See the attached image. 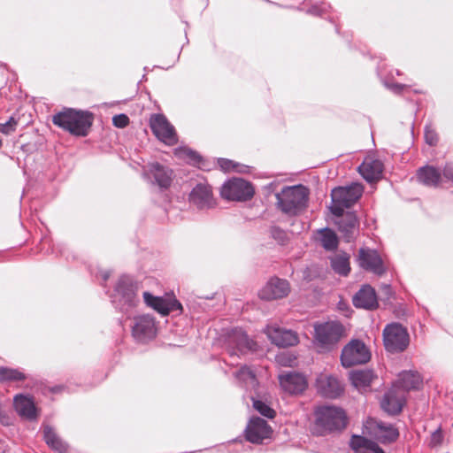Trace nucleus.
I'll return each mask as SVG.
<instances>
[{"mask_svg": "<svg viewBox=\"0 0 453 453\" xmlns=\"http://www.w3.org/2000/svg\"><path fill=\"white\" fill-rule=\"evenodd\" d=\"M312 434L318 436L340 433L348 425V416L344 409L333 404H322L314 409Z\"/></svg>", "mask_w": 453, "mask_h": 453, "instance_id": "nucleus-1", "label": "nucleus"}, {"mask_svg": "<svg viewBox=\"0 0 453 453\" xmlns=\"http://www.w3.org/2000/svg\"><path fill=\"white\" fill-rule=\"evenodd\" d=\"M141 283L133 276L123 274L117 280L111 301L118 311L128 313L140 303Z\"/></svg>", "mask_w": 453, "mask_h": 453, "instance_id": "nucleus-2", "label": "nucleus"}, {"mask_svg": "<svg viewBox=\"0 0 453 453\" xmlns=\"http://www.w3.org/2000/svg\"><path fill=\"white\" fill-rule=\"evenodd\" d=\"M92 122V113L73 108H65L52 116L55 126L76 136H87Z\"/></svg>", "mask_w": 453, "mask_h": 453, "instance_id": "nucleus-3", "label": "nucleus"}, {"mask_svg": "<svg viewBox=\"0 0 453 453\" xmlns=\"http://www.w3.org/2000/svg\"><path fill=\"white\" fill-rule=\"evenodd\" d=\"M278 208L288 215H297L305 209L309 199V189L302 185L284 187L275 195Z\"/></svg>", "mask_w": 453, "mask_h": 453, "instance_id": "nucleus-4", "label": "nucleus"}, {"mask_svg": "<svg viewBox=\"0 0 453 453\" xmlns=\"http://www.w3.org/2000/svg\"><path fill=\"white\" fill-rule=\"evenodd\" d=\"M364 188L358 183L347 187L334 188L331 192V212L334 216H342L344 209L350 208L362 196Z\"/></svg>", "mask_w": 453, "mask_h": 453, "instance_id": "nucleus-5", "label": "nucleus"}, {"mask_svg": "<svg viewBox=\"0 0 453 453\" xmlns=\"http://www.w3.org/2000/svg\"><path fill=\"white\" fill-rule=\"evenodd\" d=\"M383 342L388 352L395 354L404 351L410 344L407 329L399 323H391L383 330Z\"/></svg>", "mask_w": 453, "mask_h": 453, "instance_id": "nucleus-6", "label": "nucleus"}, {"mask_svg": "<svg viewBox=\"0 0 453 453\" xmlns=\"http://www.w3.org/2000/svg\"><path fill=\"white\" fill-rule=\"evenodd\" d=\"M371 352L363 341L351 340L345 345L341 354V363L344 367L364 365L370 361Z\"/></svg>", "mask_w": 453, "mask_h": 453, "instance_id": "nucleus-7", "label": "nucleus"}, {"mask_svg": "<svg viewBox=\"0 0 453 453\" xmlns=\"http://www.w3.org/2000/svg\"><path fill=\"white\" fill-rule=\"evenodd\" d=\"M220 194L228 201L245 202L253 197L255 190L250 182L242 178H234L223 184Z\"/></svg>", "mask_w": 453, "mask_h": 453, "instance_id": "nucleus-8", "label": "nucleus"}, {"mask_svg": "<svg viewBox=\"0 0 453 453\" xmlns=\"http://www.w3.org/2000/svg\"><path fill=\"white\" fill-rule=\"evenodd\" d=\"M157 331V322L152 315L143 314L134 317L132 335L137 342L146 343L153 340Z\"/></svg>", "mask_w": 453, "mask_h": 453, "instance_id": "nucleus-9", "label": "nucleus"}, {"mask_svg": "<svg viewBox=\"0 0 453 453\" xmlns=\"http://www.w3.org/2000/svg\"><path fill=\"white\" fill-rule=\"evenodd\" d=\"M314 330L316 341L327 350L332 349L337 344L343 333V327L338 322L319 324L315 326Z\"/></svg>", "mask_w": 453, "mask_h": 453, "instance_id": "nucleus-10", "label": "nucleus"}, {"mask_svg": "<svg viewBox=\"0 0 453 453\" xmlns=\"http://www.w3.org/2000/svg\"><path fill=\"white\" fill-rule=\"evenodd\" d=\"M150 127L155 136L166 144L177 142V135L173 125L163 114H153L150 119Z\"/></svg>", "mask_w": 453, "mask_h": 453, "instance_id": "nucleus-11", "label": "nucleus"}, {"mask_svg": "<svg viewBox=\"0 0 453 453\" xmlns=\"http://www.w3.org/2000/svg\"><path fill=\"white\" fill-rule=\"evenodd\" d=\"M142 297L148 307L152 308L162 316L177 311L182 312L181 303L174 297L157 296L148 291L143 292Z\"/></svg>", "mask_w": 453, "mask_h": 453, "instance_id": "nucleus-12", "label": "nucleus"}, {"mask_svg": "<svg viewBox=\"0 0 453 453\" xmlns=\"http://www.w3.org/2000/svg\"><path fill=\"white\" fill-rule=\"evenodd\" d=\"M357 260L361 268L375 275L381 276L387 272L383 260L376 250L360 248Z\"/></svg>", "mask_w": 453, "mask_h": 453, "instance_id": "nucleus-13", "label": "nucleus"}, {"mask_svg": "<svg viewBox=\"0 0 453 453\" xmlns=\"http://www.w3.org/2000/svg\"><path fill=\"white\" fill-rule=\"evenodd\" d=\"M316 388L318 393L330 399L339 397L343 392V387L340 380L332 375L320 373L316 379Z\"/></svg>", "mask_w": 453, "mask_h": 453, "instance_id": "nucleus-14", "label": "nucleus"}, {"mask_svg": "<svg viewBox=\"0 0 453 453\" xmlns=\"http://www.w3.org/2000/svg\"><path fill=\"white\" fill-rule=\"evenodd\" d=\"M272 434V429L267 421L255 417L250 418L246 429V440L251 443L259 444L266 438H269Z\"/></svg>", "mask_w": 453, "mask_h": 453, "instance_id": "nucleus-15", "label": "nucleus"}, {"mask_svg": "<svg viewBox=\"0 0 453 453\" xmlns=\"http://www.w3.org/2000/svg\"><path fill=\"white\" fill-rule=\"evenodd\" d=\"M279 382L281 388L290 395L302 394L308 386L305 376L296 372L280 374Z\"/></svg>", "mask_w": 453, "mask_h": 453, "instance_id": "nucleus-16", "label": "nucleus"}, {"mask_svg": "<svg viewBox=\"0 0 453 453\" xmlns=\"http://www.w3.org/2000/svg\"><path fill=\"white\" fill-rule=\"evenodd\" d=\"M289 292L290 286L287 280L273 277L261 289L259 296L264 300H275L287 296Z\"/></svg>", "mask_w": 453, "mask_h": 453, "instance_id": "nucleus-17", "label": "nucleus"}, {"mask_svg": "<svg viewBox=\"0 0 453 453\" xmlns=\"http://www.w3.org/2000/svg\"><path fill=\"white\" fill-rule=\"evenodd\" d=\"M189 202L198 209H209L214 205L211 188L206 183H197L189 194Z\"/></svg>", "mask_w": 453, "mask_h": 453, "instance_id": "nucleus-18", "label": "nucleus"}, {"mask_svg": "<svg viewBox=\"0 0 453 453\" xmlns=\"http://www.w3.org/2000/svg\"><path fill=\"white\" fill-rule=\"evenodd\" d=\"M357 170L368 183H372L382 178L384 165L380 159L367 157L357 167Z\"/></svg>", "mask_w": 453, "mask_h": 453, "instance_id": "nucleus-19", "label": "nucleus"}, {"mask_svg": "<svg viewBox=\"0 0 453 453\" xmlns=\"http://www.w3.org/2000/svg\"><path fill=\"white\" fill-rule=\"evenodd\" d=\"M336 217L339 218L336 221L338 230L342 234L346 242H351L359 226L357 216L353 211H348L343 212L342 216Z\"/></svg>", "mask_w": 453, "mask_h": 453, "instance_id": "nucleus-20", "label": "nucleus"}, {"mask_svg": "<svg viewBox=\"0 0 453 453\" xmlns=\"http://www.w3.org/2000/svg\"><path fill=\"white\" fill-rule=\"evenodd\" d=\"M352 303L356 308L370 311L376 309L378 307V301L374 288L370 285H363L354 295Z\"/></svg>", "mask_w": 453, "mask_h": 453, "instance_id": "nucleus-21", "label": "nucleus"}, {"mask_svg": "<svg viewBox=\"0 0 453 453\" xmlns=\"http://www.w3.org/2000/svg\"><path fill=\"white\" fill-rule=\"evenodd\" d=\"M267 334L272 342L279 347L295 346L299 342L296 332L280 327H268Z\"/></svg>", "mask_w": 453, "mask_h": 453, "instance_id": "nucleus-22", "label": "nucleus"}, {"mask_svg": "<svg viewBox=\"0 0 453 453\" xmlns=\"http://www.w3.org/2000/svg\"><path fill=\"white\" fill-rule=\"evenodd\" d=\"M145 174L152 176L155 183L161 188H168L171 186L173 171L157 162L150 164Z\"/></svg>", "mask_w": 453, "mask_h": 453, "instance_id": "nucleus-23", "label": "nucleus"}, {"mask_svg": "<svg viewBox=\"0 0 453 453\" xmlns=\"http://www.w3.org/2000/svg\"><path fill=\"white\" fill-rule=\"evenodd\" d=\"M405 400L398 396L395 389L387 391L380 401L381 409L389 415H398L404 405Z\"/></svg>", "mask_w": 453, "mask_h": 453, "instance_id": "nucleus-24", "label": "nucleus"}, {"mask_svg": "<svg viewBox=\"0 0 453 453\" xmlns=\"http://www.w3.org/2000/svg\"><path fill=\"white\" fill-rule=\"evenodd\" d=\"M229 343L234 345L241 353L255 350L257 347V343L250 339L246 332L242 328H234L232 330L229 334Z\"/></svg>", "mask_w": 453, "mask_h": 453, "instance_id": "nucleus-25", "label": "nucleus"}, {"mask_svg": "<svg viewBox=\"0 0 453 453\" xmlns=\"http://www.w3.org/2000/svg\"><path fill=\"white\" fill-rule=\"evenodd\" d=\"M349 446L355 453H384L377 442L362 435H352Z\"/></svg>", "mask_w": 453, "mask_h": 453, "instance_id": "nucleus-26", "label": "nucleus"}, {"mask_svg": "<svg viewBox=\"0 0 453 453\" xmlns=\"http://www.w3.org/2000/svg\"><path fill=\"white\" fill-rule=\"evenodd\" d=\"M417 178L425 186L436 188L441 180V173L434 166L425 165L418 170Z\"/></svg>", "mask_w": 453, "mask_h": 453, "instance_id": "nucleus-27", "label": "nucleus"}, {"mask_svg": "<svg viewBox=\"0 0 453 453\" xmlns=\"http://www.w3.org/2000/svg\"><path fill=\"white\" fill-rule=\"evenodd\" d=\"M397 384L406 391L418 389L422 384V378L418 372L403 371L398 375Z\"/></svg>", "mask_w": 453, "mask_h": 453, "instance_id": "nucleus-28", "label": "nucleus"}, {"mask_svg": "<svg viewBox=\"0 0 453 453\" xmlns=\"http://www.w3.org/2000/svg\"><path fill=\"white\" fill-rule=\"evenodd\" d=\"M14 405L17 412L30 420L36 418V409L33 401L22 395L14 398Z\"/></svg>", "mask_w": 453, "mask_h": 453, "instance_id": "nucleus-29", "label": "nucleus"}, {"mask_svg": "<svg viewBox=\"0 0 453 453\" xmlns=\"http://www.w3.org/2000/svg\"><path fill=\"white\" fill-rule=\"evenodd\" d=\"M398 429L392 424L380 422L377 424V439L383 444H390L397 441Z\"/></svg>", "mask_w": 453, "mask_h": 453, "instance_id": "nucleus-30", "label": "nucleus"}, {"mask_svg": "<svg viewBox=\"0 0 453 453\" xmlns=\"http://www.w3.org/2000/svg\"><path fill=\"white\" fill-rule=\"evenodd\" d=\"M375 375L372 370H357L350 373V380L355 388L365 390L370 388Z\"/></svg>", "mask_w": 453, "mask_h": 453, "instance_id": "nucleus-31", "label": "nucleus"}, {"mask_svg": "<svg viewBox=\"0 0 453 453\" xmlns=\"http://www.w3.org/2000/svg\"><path fill=\"white\" fill-rule=\"evenodd\" d=\"M333 270L341 276H347L350 272L349 256L342 253L331 259Z\"/></svg>", "mask_w": 453, "mask_h": 453, "instance_id": "nucleus-32", "label": "nucleus"}, {"mask_svg": "<svg viewBox=\"0 0 453 453\" xmlns=\"http://www.w3.org/2000/svg\"><path fill=\"white\" fill-rule=\"evenodd\" d=\"M319 241L321 246L328 251L336 250L339 243L336 234L328 227L320 230Z\"/></svg>", "mask_w": 453, "mask_h": 453, "instance_id": "nucleus-33", "label": "nucleus"}, {"mask_svg": "<svg viewBox=\"0 0 453 453\" xmlns=\"http://www.w3.org/2000/svg\"><path fill=\"white\" fill-rule=\"evenodd\" d=\"M26 379V374L18 369L0 366V381H23Z\"/></svg>", "mask_w": 453, "mask_h": 453, "instance_id": "nucleus-34", "label": "nucleus"}, {"mask_svg": "<svg viewBox=\"0 0 453 453\" xmlns=\"http://www.w3.org/2000/svg\"><path fill=\"white\" fill-rule=\"evenodd\" d=\"M177 154L184 157L183 159L187 160L190 165L202 168L203 159L196 151L185 148L178 150Z\"/></svg>", "mask_w": 453, "mask_h": 453, "instance_id": "nucleus-35", "label": "nucleus"}, {"mask_svg": "<svg viewBox=\"0 0 453 453\" xmlns=\"http://www.w3.org/2000/svg\"><path fill=\"white\" fill-rule=\"evenodd\" d=\"M253 408L262 416L267 418H273L276 412L266 403L262 400L252 398Z\"/></svg>", "mask_w": 453, "mask_h": 453, "instance_id": "nucleus-36", "label": "nucleus"}, {"mask_svg": "<svg viewBox=\"0 0 453 453\" xmlns=\"http://www.w3.org/2000/svg\"><path fill=\"white\" fill-rule=\"evenodd\" d=\"M235 377L242 381L250 380L251 382L256 380V374L247 365L242 366L236 372Z\"/></svg>", "mask_w": 453, "mask_h": 453, "instance_id": "nucleus-37", "label": "nucleus"}, {"mask_svg": "<svg viewBox=\"0 0 453 453\" xmlns=\"http://www.w3.org/2000/svg\"><path fill=\"white\" fill-rule=\"evenodd\" d=\"M270 235L281 245L285 244L288 240L287 233L277 226H271Z\"/></svg>", "mask_w": 453, "mask_h": 453, "instance_id": "nucleus-38", "label": "nucleus"}, {"mask_svg": "<svg viewBox=\"0 0 453 453\" xmlns=\"http://www.w3.org/2000/svg\"><path fill=\"white\" fill-rule=\"evenodd\" d=\"M18 126V119L11 117L5 123H0V133L4 134H11L13 133Z\"/></svg>", "mask_w": 453, "mask_h": 453, "instance_id": "nucleus-39", "label": "nucleus"}, {"mask_svg": "<svg viewBox=\"0 0 453 453\" xmlns=\"http://www.w3.org/2000/svg\"><path fill=\"white\" fill-rule=\"evenodd\" d=\"M424 136L426 142L430 146H434L438 142V135L434 129L431 126L426 125L424 129Z\"/></svg>", "mask_w": 453, "mask_h": 453, "instance_id": "nucleus-40", "label": "nucleus"}, {"mask_svg": "<svg viewBox=\"0 0 453 453\" xmlns=\"http://www.w3.org/2000/svg\"><path fill=\"white\" fill-rule=\"evenodd\" d=\"M43 439L47 445L49 446L50 444L54 443L60 438L51 426L46 425L43 426Z\"/></svg>", "mask_w": 453, "mask_h": 453, "instance_id": "nucleus-41", "label": "nucleus"}, {"mask_svg": "<svg viewBox=\"0 0 453 453\" xmlns=\"http://www.w3.org/2000/svg\"><path fill=\"white\" fill-rule=\"evenodd\" d=\"M218 164L221 170L225 172L229 171H239L238 167L240 166L239 164L234 163V161L226 158H219Z\"/></svg>", "mask_w": 453, "mask_h": 453, "instance_id": "nucleus-42", "label": "nucleus"}, {"mask_svg": "<svg viewBox=\"0 0 453 453\" xmlns=\"http://www.w3.org/2000/svg\"><path fill=\"white\" fill-rule=\"evenodd\" d=\"M0 424L4 426H9L12 424V417L10 415V411L3 405L0 402Z\"/></svg>", "mask_w": 453, "mask_h": 453, "instance_id": "nucleus-43", "label": "nucleus"}, {"mask_svg": "<svg viewBox=\"0 0 453 453\" xmlns=\"http://www.w3.org/2000/svg\"><path fill=\"white\" fill-rule=\"evenodd\" d=\"M112 124L119 128H124L129 124V118L124 113L117 114L112 118Z\"/></svg>", "mask_w": 453, "mask_h": 453, "instance_id": "nucleus-44", "label": "nucleus"}, {"mask_svg": "<svg viewBox=\"0 0 453 453\" xmlns=\"http://www.w3.org/2000/svg\"><path fill=\"white\" fill-rule=\"evenodd\" d=\"M49 447H50L57 453H68V445L61 439L58 440L52 444H50Z\"/></svg>", "mask_w": 453, "mask_h": 453, "instance_id": "nucleus-45", "label": "nucleus"}, {"mask_svg": "<svg viewBox=\"0 0 453 453\" xmlns=\"http://www.w3.org/2000/svg\"><path fill=\"white\" fill-rule=\"evenodd\" d=\"M443 435L441 428L436 429L431 434L430 444L433 446L439 445L442 442Z\"/></svg>", "mask_w": 453, "mask_h": 453, "instance_id": "nucleus-46", "label": "nucleus"}, {"mask_svg": "<svg viewBox=\"0 0 453 453\" xmlns=\"http://www.w3.org/2000/svg\"><path fill=\"white\" fill-rule=\"evenodd\" d=\"M386 87L390 89L395 94H400L403 92L404 88H406L408 86L405 84H401L397 82H392V83H385Z\"/></svg>", "mask_w": 453, "mask_h": 453, "instance_id": "nucleus-47", "label": "nucleus"}, {"mask_svg": "<svg viewBox=\"0 0 453 453\" xmlns=\"http://www.w3.org/2000/svg\"><path fill=\"white\" fill-rule=\"evenodd\" d=\"M442 173H443V177L446 180L453 182V165L452 164H446L443 168Z\"/></svg>", "mask_w": 453, "mask_h": 453, "instance_id": "nucleus-48", "label": "nucleus"}, {"mask_svg": "<svg viewBox=\"0 0 453 453\" xmlns=\"http://www.w3.org/2000/svg\"><path fill=\"white\" fill-rule=\"evenodd\" d=\"M278 362L284 366H291L293 359L290 356L280 355L277 357Z\"/></svg>", "mask_w": 453, "mask_h": 453, "instance_id": "nucleus-49", "label": "nucleus"}, {"mask_svg": "<svg viewBox=\"0 0 453 453\" xmlns=\"http://www.w3.org/2000/svg\"><path fill=\"white\" fill-rule=\"evenodd\" d=\"M63 389H64V386L59 385V386L52 387L50 390L52 393L56 394V393L61 392Z\"/></svg>", "mask_w": 453, "mask_h": 453, "instance_id": "nucleus-50", "label": "nucleus"}, {"mask_svg": "<svg viewBox=\"0 0 453 453\" xmlns=\"http://www.w3.org/2000/svg\"><path fill=\"white\" fill-rule=\"evenodd\" d=\"M109 277H110V273H107V272L104 273V274H103L104 281H106L109 279Z\"/></svg>", "mask_w": 453, "mask_h": 453, "instance_id": "nucleus-51", "label": "nucleus"}, {"mask_svg": "<svg viewBox=\"0 0 453 453\" xmlns=\"http://www.w3.org/2000/svg\"><path fill=\"white\" fill-rule=\"evenodd\" d=\"M307 12L311 14H317V10L315 8L309 9Z\"/></svg>", "mask_w": 453, "mask_h": 453, "instance_id": "nucleus-52", "label": "nucleus"}, {"mask_svg": "<svg viewBox=\"0 0 453 453\" xmlns=\"http://www.w3.org/2000/svg\"><path fill=\"white\" fill-rule=\"evenodd\" d=\"M231 355H237V353H236L234 350H233V351L231 352Z\"/></svg>", "mask_w": 453, "mask_h": 453, "instance_id": "nucleus-53", "label": "nucleus"}, {"mask_svg": "<svg viewBox=\"0 0 453 453\" xmlns=\"http://www.w3.org/2000/svg\"><path fill=\"white\" fill-rule=\"evenodd\" d=\"M335 31H336V33H338V34H339V28H338V27H337V26H336V27H335Z\"/></svg>", "mask_w": 453, "mask_h": 453, "instance_id": "nucleus-54", "label": "nucleus"}]
</instances>
